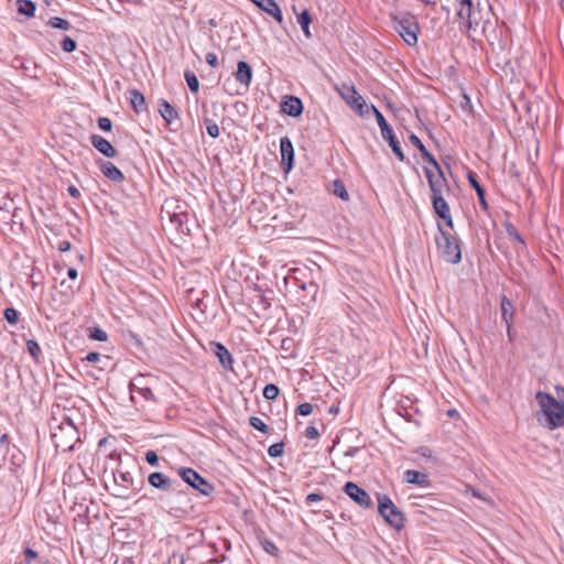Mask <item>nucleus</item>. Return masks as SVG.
Returning a JSON list of instances; mask_svg holds the SVG:
<instances>
[{
  "mask_svg": "<svg viewBox=\"0 0 564 564\" xmlns=\"http://www.w3.org/2000/svg\"><path fill=\"white\" fill-rule=\"evenodd\" d=\"M281 111L291 117H299L303 112V104L297 97L286 96L281 104Z\"/></svg>",
  "mask_w": 564,
  "mask_h": 564,
  "instance_id": "nucleus-12",
  "label": "nucleus"
},
{
  "mask_svg": "<svg viewBox=\"0 0 564 564\" xmlns=\"http://www.w3.org/2000/svg\"><path fill=\"white\" fill-rule=\"evenodd\" d=\"M378 510L384 521L393 529L401 531L405 524L403 512L388 497L379 499Z\"/></svg>",
  "mask_w": 564,
  "mask_h": 564,
  "instance_id": "nucleus-4",
  "label": "nucleus"
},
{
  "mask_svg": "<svg viewBox=\"0 0 564 564\" xmlns=\"http://www.w3.org/2000/svg\"><path fill=\"white\" fill-rule=\"evenodd\" d=\"M24 554H25V560L28 561V563H30L33 558H35V551L30 547L25 549Z\"/></svg>",
  "mask_w": 564,
  "mask_h": 564,
  "instance_id": "nucleus-50",
  "label": "nucleus"
},
{
  "mask_svg": "<svg viewBox=\"0 0 564 564\" xmlns=\"http://www.w3.org/2000/svg\"><path fill=\"white\" fill-rule=\"evenodd\" d=\"M258 8L273 17L279 23L283 22V15L275 0H251Z\"/></svg>",
  "mask_w": 564,
  "mask_h": 564,
  "instance_id": "nucleus-14",
  "label": "nucleus"
},
{
  "mask_svg": "<svg viewBox=\"0 0 564 564\" xmlns=\"http://www.w3.org/2000/svg\"><path fill=\"white\" fill-rule=\"evenodd\" d=\"M268 453L271 457H280L283 454V445L275 443L269 447Z\"/></svg>",
  "mask_w": 564,
  "mask_h": 564,
  "instance_id": "nucleus-39",
  "label": "nucleus"
},
{
  "mask_svg": "<svg viewBox=\"0 0 564 564\" xmlns=\"http://www.w3.org/2000/svg\"><path fill=\"white\" fill-rule=\"evenodd\" d=\"M9 204L6 202L3 205H0V210H9Z\"/></svg>",
  "mask_w": 564,
  "mask_h": 564,
  "instance_id": "nucleus-55",
  "label": "nucleus"
},
{
  "mask_svg": "<svg viewBox=\"0 0 564 564\" xmlns=\"http://www.w3.org/2000/svg\"><path fill=\"white\" fill-rule=\"evenodd\" d=\"M338 411H339V410H338V408H337V406H332V408L329 409V412H330V413H333V414L338 413Z\"/></svg>",
  "mask_w": 564,
  "mask_h": 564,
  "instance_id": "nucleus-57",
  "label": "nucleus"
},
{
  "mask_svg": "<svg viewBox=\"0 0 564 564\" xmlns=\"http://www.w3.org/2000/svg\"><path fill=\"white\" fill-rule=\"evenodd\" d=\"M250 424L261 431L262 433H267L268 432V425L265 423H263V421L259 417H256V416H252L250 417Z\"/></svg>",
  "mask_w": 564,
  "mask_h": 564,
  "instance_id": "nucleus-37",
  "label": "nucleus"
},
{
  "mask_svg": "<svg viewBox=\"0 0 564 564\" xmlns=\"http://www.w3.org/2000/svg\"><path fill=\"white\" fill-rule=\"evenodd\" d=\"M178 474L185 482H187L191 487L195 488L203 495L209 496L213 492L214 487L202 476H199L194 469L182 468L180 469Z\"/></svg>",
  "mask_w": 564,
  "mask_h": 564,
  "instance_id": "nucleus-9",
  "label": "nucleus"
},
{
  "mask_svg": "<svg viewBox=\"0 0 564 564\" xmlns=\"http://www.w3.org/2000/svg\"><path fill=\"white\" fill-rule=\"evenodd\" d=\"M185 79H186V83H187L189 89L193 93H197L199 89V82H198L197 76L194 73L186 72Z\"/></svg>",
  "mask_w": 564,
  "mask_h": 564,
  "instance_id": "nucleus-31",
  "label": "nucleus"
},
{
  "mask_svg": "<svg viewBox=\"0 0 564 564\" xmlns=\"http://www.w3.org/2000/svg\"><path fill=\"white\" fill-rule=\"evenodd\" d=\"M56 446L63 451L72 449L74 444L78 442V431L70 420L64 421L58 426V432L54 433Z\"/></svg>",
  "mask_w": 564,
  "mask_h": 564,
  "instance_id": "nucleus-6",
  "label": "nucleus"
},
{
  "mask_svg": "<svg viewBox=\"0 0 564 564\" xmlns=\"http://www.w3.org/2000/svg\"><path fill=\"white\" fill-rule=\"evenodd\" d=\"M433 206H434L436 214L441 218H443L449 227H452L453 221H452V217L449 214V207H448L447 203L445 202L444 197L443 196L433 197Z\"/></svg>",
  "mask_w": 564,
  "mask_h": 564,
  "instance_id": "nucleus-18",
  "label": "nucleus"
},
{
  "mask_svg": "<svg viewBox=\"0 0 564 564\" xmlns=\"http://www.w3.org/2000/svg\"><path fill=\"white\" fill-rule=\"evenodd\" d=\"M370 112H372L376 116L377 122H378V124H379V127L381 129L382 137L386 139V138L392 135L393 132L390 129V127L388 126V123H387L384 117L382 116V113L375 106H371Z\"/></svg>",
  "mask_w": 564,
  "mask_h": 564,
  "instance_id": "nucleus-21",
  "label": "nucleus"
},
{
  "mask_svg": "<svg viewBox=\"0 0 564 564\" xmlns=\"http://www.w3.org/2000/svg\"><path fill=\"white\" fill-rule=\"evenodd\" d=\"M305 436L308 437V438L314 440V438H317L319 436V433H318L316 427L308 426L305 430Z\"/></svg>",
  "mask_w": 564,
  "mask_h": 564,
  "instance_id": "nucleus-46",
  "label": "nucleus"
},
{
  "mask_svg": "<svg viewBox=\"0 0 564 564\" xmlns=\"http://www.w3.org/2000/svg\"><path fill=\"white\" fill-rule=\"evenodd\" d=\"M68 193L73 196V197H78L79 196V191L74 187V186H69L68 187Z\"/></svg>",
  "mask_w": 564,
  "mask_h": 564,
  "instance_id": "nucleus-54",
  "label": "nucleus"
},
{
  "mask_svg": "<svg viewBox=\"0 0 564 564\" xmlns=\"http://www.w3.org/2000/svg\"><path fill=\"white\" fill-rule=\"evenodd\" d=\"M206 62L212 66V67H217L218 66V58H217V55L215 53H208L206 55Z\"/></svg>",
  "mask_w": 564,
  "mask_h": 564,
  "instance_id": "nucleus-47",
  "label": "nucleus"
},
{
  "mask_svg": "<svg viewBox=\"0 0 564 564\" xmlns=\"http://www.w3.org/2000/svg\"><path fill=\"white\" fill-rule=\"evenodd\" d=\"M386 140H388L390 147L392 148L393 152L397 154V156L403 161L404 160V154L398 143V141L395 140L394 135H390L388 138H386Z\"/></svg>",
  "mask_w": 564,
  "mask_h": 564,
  "instance_id": "nucleus-34",
  "label": "nucleus"
},
{
  "mask_svg": "<svg viewBox=\"0 0 564 564\" xmlns=\"http://www.w3.org/2000/svg\"><path fill=\"white\" fill-rule=\"evenodd\" d=\"M312 411H313V406L311 403H307V402L302 403L297 406V413L300 415H304V416L310 415L312 413Z\"/></svg>",
  "mask_w": 564,
  "mask_h": 564,
  "instance_id": "nucleus-40",
  "label": "nucleus"
},
{
  "mask_svg": "<svg viewBox=\"0 0 564 564\" xmlns=\"http://www.w3.org/2000/svg\"><path fill=\"white\" fill-rule=\"evenodd\" d=\"M4 318L9 324H17L19 321V312L13 307L4 310Z\"/></svg>",
  "mask_w": 564,
  "mask_h": 564,
  "instance_id": "nucleus-33",
  "label": "nucleus"
},
{
  "mask_svg": "<svg viewBox=\"0 0 564 564\" xmlns=\"http://www.w3.org/2000/svg\"><path fill=\"white\" fill-rule=\"evenodd\" d=\"M395 30L401 37L409 44L414 45L417 42L419 25L413 15L405 13L395 19Z\"/></svg>",
  "mask_w": 564,
  "mask_h": 564,
  "instance_id": "nucleus-7",
  "label": "nucleus"
},
{
  "mask_svg": "<svg viewBox=\"0 0 564 564\" xmlns=\"http://www.w3.org/2000/svg\"><path fill=\"white\" fill-rule=\"evenodd\" d=\"M333 194L341 198L343 200H349V194L344 185V183L339 180L334 181L333 183Z\"/></svg>",
  "mask_w": 564,
  "mask_h": 564,
  "instance_id": "nucleus-29",
  "label": "nucleus"
},
{
  "mask_svg": "<svg viewBox=\"0 0 564 564\" xmlns=\"http://www.w3.org/2000/svg\"><path fill=\"white\" fill-rule=\"evenodd\" d=\"M336 90L358 116L365 117L370 112L371 106L365 102V99L358 94L355 86L341 84L336 86Z\"/></svg>",
  "mask_w": 564,
  "mask_h": 564,
  "instance_id": "nucleus-3",
  "label": "nucleus"
},
{
  "mask_svg": "<svg viewBox=\"0 0 564 564\" xmlns=\"http://www.w3.org/2000/svg\"><path fill=\"white\" fill-rule=\"evenodd\" d=\"M424 172L427 177L433 197L443 196L445 193L448 192V186L445 176L436 160L429 163V165L424 167Z\"/></svg>",
  "mask_w": 564,
  "mask_h": 564,
  "instance_id": "nucleus-5",
  "label": "nucleus"
},
{
  "mask_svg": "<svg viewBox=\"0 0 564 564\" xmlns=\"http://www.w3.org/2000/svg\"><path fill=\"white\" fill-rule=\"evenodd\" d=\"M510 235H512L514 237V239L521 241L520 237L518 236L517 232H514L513 230H509Z\"/></svg>",
  "mask_w": 564,
  "mask_h": 564,
  "instance_id": "nucleus-56",
  "label": "nucleus"
},
{
  "mask_svg": "<svg viewBox=\"0 0 564 564\" xmlns=\"http://www.w3.org/2000/svg\"><path fill=\"white\" fill-rule=\"evenodd\" d=\"M70 249V243L68 241H62L58 245V250L62 252L68 251Z\"/></svg>",
  "mask_w": 564,
  "mask_h": 564,
  "instance_id": "nucleus-52",
  "label": "nucleus"
},
{
  "mask_svg": "<svg viewBox=\"0 0 564 564\" xmlns=\"http://www.w3.org/2000/svg\"><path fill=\"white\" fill-rule=\"evenodd\" d=\"M345 492L359 506L368 508L371 505L369 495L355 482L345 485Z\"/></svg>",
  "mask_w": 564,
  "mask_h": 564,
  "instance_id": "nucleus-11",
  "label": "nucleus"
},
{
  "mask_svg": "<svg viewBox=\"0 0 564 564\" xmlns=\"http://www.w3.org/2000/svg\"><path fill=\"white\" fill-rule=\"evenodd\" d=\"M281 164L284 166L285 173H289L294 165V148L288 137L280 139Z\"/></svg>",
  "mask_w": 564,
  "mask_h": 564,
  "instance_id": "nucleus-10",
  "label": "nucleus"
},
{
  "mask_svg": "<svg viewBox=\"0 0 564 564\" xmlns=\"http://www.w3.org/2000/svg\"><path fill=\"white\" fill-rule=\"evenodd\" d=\"M100 358V355L98 352H89L86 357V360L89 362H96Z\"/></svg>",
  "mask_w": 564,
  "mask_h": 564,
  "instance_id": "nucleus-51",
  "label": "nucleus"
},
{
  "mask_svg": "<svg viewBox=\"0 0 564 564\" xmlns=\"http://www.w3.org/2000/svg\"><path fill=\"white\" fill-rule=\"evenodd\" d=\"M216 355L220 361V364L225 367V368H231V365H232V357L230 355V352L221 345V344H216Z\"/></svg>",
  "mask_w": 564,
  "mask_h": 564,
  "instance_id": "nucleus-22",
  "label": "nucleus"
},
{
  "mask_svg": "<svg viewBox=\"0 0 564 564\" xmlns=\"http://www.w3.org/2000/svg\"><path fill=\"white\" fill-rule=\"evenodd\" d=\"M67 275H68L69 279L76 280L77 276H78L77 270L74 269V268L68 269Z\"/></svg>",
  "mask_w": 564,
  "mask_h": 564,
  "instance_id": "nucleus-53",
  "label": "nucleus"
},
{
  "mask_svg": "<svg viewBox=\"0 0 564 564\" xmlns=\"http://www.w3.org/2000/svg\"><path fill=\"white\" fill-rule=\"evenodd\" d=\"M235 78L246 89L249 88L251 80H252V69L247 62L239 61L237 63V70L235 73Z\"/></svg>",
  "mask_w": 564,
  "mask_h": 564,
  "instance_id": "nucleus-13",
  "label": "nucleus"
},
{
  "mask_svg": "<svg viewBox=\"0 0 564 564\" xmlns=\"http://www.w3.org/2000/svg\"><path fill=\"white\" fill-rule=\"evenodd\" d=\"M262 547L268 554L278 555L279 553L278 546L272 541L264 540L262 542Z\"/></svg>",
  "mask_w": 564,
  "mask_h": 564,
  "instance_id": "nucleus-38",
  "label": "nucleus"
},
{
  "mask_svg": "<svg viewBox=\"0 0 564 564\" xmlns=\"http://www.w3.org/2000/svg\"><path fill=\"white\" fill-rule=\"evenodd\" d=\"M279 395V388L275 384H267L263 389V397L268 400H274Z\"/></svg>",
  "mask_w": 564,
  "mask_h": 564,
  "instance_id": "nucleus-32",
  "label": "nucleus"
},
{
  "mask_svg": "<svg viewBox=\"0 0 564 564\" xmlns=\"http://www.w3.org/2000/svg\"><path fill=\"white\" fill-rule=\"evenodd\" d=\"M480 202H481L482 206H485V207H486V202H485V198H484V197H482V198H480Z\"/></svg>",
  "mask_w": 564,
  "mask_h": 564,
  "instance_id": "nucleus-58",
  "label": "nucleus"
},
{
  "mask_svg": "<svg viewBox=\"0 0 564 564\" xmlns=\"http://www.w3.org/2000/svg\"><path fill=\"white\" fill-rule=\"evenodd\" d=\"M557 397L545 392H538L535 400L539 405L538 422L545 429L553 431L564 425V389L557 388Z\"/></svg>",
  "mask_w": 564,
  "mask_h": 564,
  "instance_id": "nucleus-1",
  "label": "nucleus"
},
{
  "mask_svg": "<svg viewBox=\"0 0 564 564\" xmlns=\"http://www.w3.org/2000/svg\"><path fill=\"white\" fill-rule=\"evenodd\" d=\"M149 482L160 489H166L169 486V480L161 473H153L149 477Z\"/></svg>",
  "mask_w": 564,
  "mask_h": 564,
  "instance_id": "nucleus-28",
  "label": "nucleus"
},
{
  "mask_svg": "<svg viewBox=\"0 0 564 564\" xmlns=\"http://www.w3.org/2000/svg\"><path fill=\"white\" fill-rule=\"evenodd\" d=\"M61 45H62L63 51L66 52V53H72L77 47L76 42L73 39L68 37V36H65L63 39Z\"/></svg>",
  "mask_w": 564,
  "mask_h": 564,
  "instance_id": "nucleus-35",
  "label": "nucleus"
},
{
  "mask_svg": "<svg viewBox=\"0 0 564 564\" xmlns=\"http://www.w3.org/2000/svg\"><path fill=\"white\" fill-rule=\"evenodd\" d=\"M9 451L10 443L8 434L0 433V467L7 464Z\"/></svg>",
  "mask_w": 564,
  "mask_h": 564,
  "instance_id": "nucleus-23",
  "label": "nucleus"
},
{
  "mask_svg": "<svg viewBox=\"0 0 564 564\" xmlns=\"http://www.w3.org/2000/svg\"><path fill=\"white\" fill-rule=\"evenodd\" d=\"M322 499H323V497L319 494H310L306 496L307 502H316V501H321Z\"/></svg>",
  "mask_w": 564,
  "mask_h": 564,
  "instance_id": "nucleus-49",
  "label": "nucleus"
},
{
  "mask_svg": "<svg viewBox=\"0 0 564 564\" xmlns=\"http://www.w3.org/2000/svg\"><path fill=\"white\" fill-rule=\"evenodd\" d=\"M468 180H469L470 184L473 185V187L476 189V192H477V194H478L479 198H482V193H484V191H482V188L480 187V185H479V183L477 182V180L475 178V175H474V174H471V173H469V174H468Z\"/></svg>",
  "mask_w": 564,
  "mask_h": 564,
  "instance_id": "nucleus-41",
  "label": "nucleus"
},
{
  "mask_svg": "<svg viewBox=\"0 0 564 564\" xmlns=\"http://www.w3.org/2000/svg\"><path fill=\"white\" fill-rule=\"evenodd\" d=\"M98 126L104 131H110L112 128L110 119L104 117L98 120Z\"/></svg>",
  "mask_w": 564,
  "mask_h": 564,
  "instance_id": "nucleus-44",
  "label": "nucleus"
},
{
  "mask_svg": "<svg viewBox=\"0 0 564 564\" xmlns=\"http://www.w3.org/2000/svg\"><path fill=\"white\" fill-rule=\"evenodd\" d=\"M131 105L137 112H142L147 109L144 96L138 91H131Z\"/></svg>",
  "mask_w": 564,
  "mask_h": 564,
  "instance_id": "nucleus-26",
  "label": "nucleus"
},
{
  "mask_svg": "<svg viewBox=\"0 0 564 564\" xmlns=\"http://www.w3.org/2000/svg\"><path fill=\"white\" fill-rule=\"evenodd\" d=\"M90 337L98 341H106L108 339L107 333L100 328H93L90 332Z\"/></svg>",
  "mask_w": 564,
  "mask_h": 564,
  "instance_id": "nucleus-36",
  "label": "nucleus"
},
{
  "mask_svg": "<svg viewBox=\"0 0 564 564\" xmlns=\"http://www.w3.org/2000/svg\"><path fill=\"white\" fill-rule=\"evenodd\" d=\"M105 443H106V440L104 438V440H101V441L99 442V445H100V446H102V445H105Z\"/></svg>",
  "mask_w": 564,
  "mask_h": 564,
  "instance_id": "nucleus-59",
  "label": "nucleus"
},
{
  "mask_svg": "<svg viewBox=\"0 0 564 564\" xmlns=\"http://www.w3.org/2000/svg\"><path fill=\"white\" fill-rule=\"evenodd\" d=\"M403 478L408 484L417 485L421 488H429L431 486L427 475L417 470L404 471Z\"/></svg>",
  "mask_w": 564,
  "mask_h": 564,
  "instance_id": "nucleus-16",
  "label": "nucleus"
},
{
  "mask_svg": "<svg viewBox=\"0 0 564 564\" xmlns=\"http://www.w3.org/2000/svg\"><path fill=\"white\" fill-rule=\"evenodd\" d=\"M460 106L464 110L471 112L473 106L469 96H467L465 93L462 96Z\"/></svg>",
  "mask_w": 564,
  "mask_h": 564,
  "instance_id": "nucleus-43",
  "label": "nucleus"
},
{
  "mask_svg": "<svg viewBox=\"0 0 564 564\" xmlns=\"http://www.w3.org/2000/svg\"><path fill=\"white\" fill-rule=\"evenodd\" d=\"M437 249L441 251L443 258L451 263H458L462 259V253L458 243L452 240L451 237L440 228V236L436 238Z\"/></svg>",
  "mask_w": 564,
  "mask_h": 564,
  "instance_id": "nucleus-8",
  "label": "nucleus"
},
{
  "mask_svg": "<svg viewBox=\"0 0 564 564\" xmlns=\"http://www.w3.org/2000/svg\"><path fill=\"white\" fill-rule=\"evenodd\" d=\"M102 173L111 181L121 183L124 180L122 172L110 162H104L100 165Z\"/></svg>",
  "mask_w": 564,
  "mask_h": 564,
  "instance_id": "nucleus-19",
  "label": "nucleus"
},
{
  "mask_svg": "<svg viewBox=\"0 0 564 564\" xmlns=\"http://www.w3.org/2000/svg\"><path fill=\"white\" fill-rule=\"evenodd\" d=\"M26 347H28V351L30 352V355L32 357H35V340L28 339L26 340Z\"/></svg>",
  "mask_w": 564,
  "mask_h": 564,
  "instance_id": "nucleus-48",
  "label": "nucleus"
},
{
  "mask_svg": "<svg viewBox=\"0 0 564 564\" xmlns=\"http://www.w3.org/2000/svg\"><path fill=\"white\" fill-rule=\"evenodd\" d=\"M514 315V307L510 300L506 296L501 297V317L507 325L508 335L511 336V326Z\"/></svg>",
  "mask_w": 564,
  "mask_h": 564,
  "instance_id": "nucleus-17",
  "label": "nucleus"
},
{
  "mask_svg": "<svg viewBox=\"0 0 564 564\" xmlns=\"http://www.w3.org/2000/svg\"><path fill=\"white\" fill-rule=\"evenodd\" d=\"M159 112L161 117L169 123L173 122L178 118L177 111L174 107L165 100H162L159 106Z\"/></svg>",
  "mask_w": 564,
  "mask_h": 564,
  "instance_id": "nucleus-20",
  "label": "nucleus"
},
{
  "mask_svg": "<svg viewBox=\"0 0 564 564\" xmlns=\"http://www.w3.org/2000/svg\"><path fill=\"white\" fill-rule=\"evenodd\" d=\"M207 133L212 137V138H217L219 137V133H220V130H219V127L214 123V122H208L207 123Z\"/></svg>",
  "mask_w": 564,
  "mask_h": 564,
  "instance_id": "nucleus-42",
  "label": "nucleus"
},
{
  "mask_svg": "<svg viewBox=\"0 0 564 564\" xmlns=\"http://www.w3.org/2000/svg\"><path fill=\"white\" fill-rule=\"evenodd\" d=\"M312 22V18L310 13L305 10L302 13L297 14V23L300 24L304 35L310 39L312 36L310 31V23Z\"/></svg>",
  "mask_w": 564,
  "mask_h": 564,
  "instance_id": "nucleus-27",
  "label": "nucleus"
},
{
  "mask_svg": "<svg viewBox=\"0 0 564 564\" xmlns=\"http://www.w3.org/2000/svg\"><path fill=\"white\" fill-rule=\"evenodd\" d=\"M145 459H147V462H148L150 465H152V466L156 465V464H158V462H159V457H158L156 453H155V452H152V451H149V452L145 454Z\"/></svg>",
  "mask_w": 564,
  "mask_h": 564,
  "instance_id": "nucleus-45",
  "label": "nucleus"
},
{
  "mask_svg": "<svg viewBox=\"0 0 564 564\" xmlns=\"http://www.w3.org/2000/svg\"><path fill=\"white\" fill-rule=\"evenodd\" d=\"M44 25L45 28L58 29L62 31H68L70 29V23L58 17L48 18Z\"/></svg>",
  "mask_w": 564,
  "mask_h": 564,
  "instance_id": "nucleus-24",
  "label": "nucleus"
},
{
  "mask_svg": "<svg viewBox=\"0 0 564 564\" xmlns=\"http://www.w3.org/2000/svg\"><path fill=\"white\" fill-rule=\"evenodd\" d=\"M17 11L20 14L33 17L35 12V3L30 0H18Z\"/></svg>",
  "mask_w": 564,
  "mask_h": 564,
  "instance_id": "nucleus-25",
  "label": "nucleus"
},
{
  "mask_svg": "<svg viewBox=\"0 0 564 564\" xmlns=\"http://www.w3.org/2000/svg\"><path fill=\"white\" fill-rule=\"evenodd\" d=\"M457 15L466 29L485 31L490 12L489 8H481L479 3L477 10H475L471 0H460Z\"/></svg>",
  "mask_w": 564,
  "mask_h": 564,
  "instance_id": "nucleus-2",
  "label": "nucleus"
},
{
  "mask_svg": "<svg viewBox=\"0 0 564 564\" xmlns=\"http://www.w3.org/2000/svg\"><path fill=\"white\" fill-rule=\"evenodd\" d=\"M93 145L105 156L115 158L117 155L116 149L105 138L94 134L90 138Z\"/></svg>",
  "mask_w": 564,
  "mask_h": 564,
  "instance_id": "nucleus-15",
  "label": "nucleus"
},
{
  "mask_svg": "<svg viewBox=\"0 0 564 564\" xmlns=\"http://www.w3.org/2000/svg\"><path fill=\"white\" fill-rule=\"evenodd\" d=\"M410 140L415 147L420 149V151L422 152V154L424 155L429 163L435 161L434 156L426 150V148L423 145V143L416 135L412 134L410 137Z\"/></svg>",
  "mask_w": 564,
  "mask_h": 564,
  "instance_id": "nucleus-30",
  "label": "nucleus"
}]
</instances>
